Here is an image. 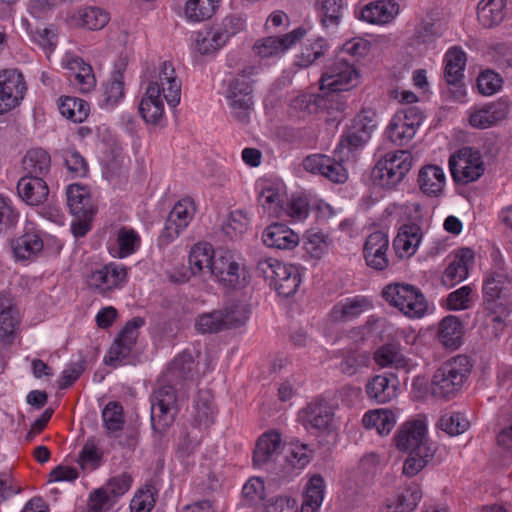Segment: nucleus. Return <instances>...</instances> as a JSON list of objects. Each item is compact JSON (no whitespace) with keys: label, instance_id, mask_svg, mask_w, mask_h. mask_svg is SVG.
<instances>
[{"label":"nucleus","instance_id":"c756f323","mask_svg":"<svg viewBox=\"0 0 512 512\" xmlns=\"http://www.w3.org/2000/svg\"><path fill=\"white\" fill-rule=\"evenodd\" d=\"M392 374H375L365 383L366 397L374 403L386 404L397 397L398 384Z\"/></svg>","mask_w":512,"mask_h":512},{"label":"nucleus","instance_id":"8fccbe9b","mask_svg":"<svg viewBox=\"0 0 512 512\" xmlns=\"http://www.w3.org/2000/svg\"><path fill=\"white\" fill-rule=\"evenodd\" d=\"M22 165L27 175L44 178L50 170L51 158L44 149L33 148L25 154Z\"/></svg>","mask_w":512,"mask_h":512},{"label":"nucleus","instance_id":"c03bdc74","mask_svg":"<svg viewBox=\"0 0 512 512\" xmlns=\"http://www.w3.org/2000/svg\"><path fill=\"white\" fill-rule=\"evenodd\" d=\"M420 241V227L415 224H405L400 227L394 239L393 245L397 255L401 258H404L415 254Z\"/></svg>","mask_w":512,"mask_h":512},{"label":"nucleus","instance_id":"ea45409f","mask_svg":"<svg viewBox=\"0 0 512 512\" xmlns=\"http://www.w3.org/2000/svg\"><path fill=\"white\" fill-rule=\"evenodd\" d=\"M373 307L371 300L365 296H354L334 305L330 319L334 322L352 320Z\"/></svg>","mask_w":512,"mask_h":512},{"label":"nucleus","instance_id":"f704fd0d","mask_svg":"<svg viewBox=\"0 0 512 512\" xmlns=\"http://www.w3.org/2000/svg\"><path fill=\"white\" fill-rule=\"evenodd\" d=\"M334 406L325 399H317L299 412V419L306 429H326L332 422Z\"/></svg>","mask_w":512,"mask_h":512},{"label":"nucleus","instance_id":"5fc2aeb1","mask_svg":"<svg viewBox=\"0 0 512 512\" xmlns=\"http://www.w3.org/2000/svg\"><path fill=\"white\" fill-rule=\"evenodd\" d=\"M330 239L320 231H307L304 236L303 249L312 259H321L329 251Z\"/></svg>","mask_w":512,"mask_h":512},{"label":"nucleus","instance_id":"3c124183","mask_svg":"<svg viewBox=\"0 0 512 512\" xmlns=\"http://www.w3.org/2000/svg\"><path fill=\"white\" fill-rule=\"evenodd\" d=\"M58 108L63 117L74 123L85 121L90 112V106L85 100L73 96L60 97Z\"/></svg>","mask_w":512,"mask_h":512},{"label":"nucleus","instance_id":"ddd939ff","mask_svg":"<svg viewBox=\"0 0 512 512\" xmlns=\"http://www.w3.org/2000/svg\"><path fill=\"white\" fill-rule=\"evenodd\" d=\"M249 311L243 304H235L225 311H214L201 315L196 329L201 333H215L223 329L236 328L248 319Z\"/></svg>","mask_w":512,"mask_h":512},{"label":"nucleus","instance_id":"13d9d810","mask_svg":"<svg viewBox=\"0 0 512 512\" xmlns=\"http://www.w3.org/2000/svg\"><path fill=\"white\" fill-rule=\"evenodd\" d=\"M125 98V84L123 80L110 77L104 85L101 106L105 109H113Z\"/></svg>","mask_w":512,"mask_h":512},{"label":"nucleus","instance_id":"a18cd8bd","mask_svg":"<svg viewBox=\"0 0 512 512\" xmlns=\"http://www.w3.org/2000/svg\"><path fill=\"white\" fill-rule=\"evenodd\" d=\"M463 336L464 326L456 316H446L439 323L437 337L446 348L457 349Z\"/></svg>","mask_w":512,"mask_h":512},{"label":"nucleus","instance_id":"2f4dec72","mask_svg":"<svg viewBox=\"0 0 512 512\" xmlns=\"http://www.w3.org/2000/svg\"><path fill=\"white\" fill-rule=\"evenodd\" d=\"M398 13L399 5L392 0L372 1L355 10L356 18L375 25L392 22Z\"/></svg>","mask_w":512,"mask_h":512},{"label":"nucleus","instance_id":"f03ea898","mask_svg":"<svg viewBox=\"0 0 512 512\" xmlns=\"http://www.w3.org/2000/svg\"><path fill=\"white\" fill-rule=\"evenodd\" d=\"M164 100L170 108H176L181 101V81L171 62L161 64L156 80H151L140 99L138 111L143 121L150 126L166 125Z\"/></svg>","mask_w":512,"mask_h":512},{"label":"nucleus","instance_id":"69168bd1","mask_svg":"<svg viewBox=\"0 0 512 512\" xmlns=\"http://www.w3.org/2000/svg\"><path fill=\"white\" fill-rule=\"evenodd\" d=\"M502 83V78L498 73L487 69L479 74L476 85L480 94L490 96L500 90Z\"/></svg>","mask_w":512,"mask_h":512},{"label":"nucleus","instance_id":"37998d69","mask_svg":"<svg viewBox=\"0 0 512 512\" xmlns=\"http://www.w3.org/2000/svg\"><path fill=\"white\" fill-rule=\"evenodd\" d=\"M11 247L17 261H30L41 253L44 242L37 233L28 232L14 239Z\"/></svg>","mask_w":512,"mask_h":512},{"label":"nucleus","instance_id":"0e129e2a","mask_svg":"<svg viewBox=\"0 0 512 512\" xmlns=\"http://www.w3.org/2000/svg\"><path fill=\"white\" fill-rule=\"evenodd\" d=\"M438 427L451 436L465 432L469 427V421L461 413L443 415L438 422Z\"/></svg>","mask_w":512,"mask_h":512},{"label":"nucleus","instance_id":"c85d7f7f","mask_svg":"<svg viewBox=\"0 0 512 512\" xmlns=\"http://www.w3.org/2000/svg\"><path fill=\"white\" fill-rule=\"evenodd\" d=\"M141 243V236L135 229L122 226L110 237L107 250L113 258L124 259L135 254Z\"/></svg>","mask_w":512,"mask_h":512},{"label":"nucleus","instance_id":"79ce46f5","mask_svg":"<svg viewBox=\"0 0 512 512\" xmlns=\"http://www.w3.org/2000/svg\"><path fill=\"white\" fill-rule=\"evenodd\" d=\"M422 498L419 485L412 484L396 496L387 498L383 512H412Z\"/></svg>","mask_w":512,"mask_h":512},{"label":"nucleus","instance_id":"052dcab7","mask_svg":"<svg viewBox=\"0 0 512 512\" xmlns=\"http://www.w3.org/2000/svg\"><path fill=\"white\" fill-rule=\"evenodd\" d=\"M311 203L306 196L293 195L284 205L283 217L290 218L291 222H299L307 218Z\"/></svg>","mask_w":512,"mask_h":512},{"label":"nucleus","instance_id":"c9c22d12","mask_svg":"<svg viewBox=\"0 0 512 512\" xmlns=\"http://www.w3.org/2000/svg\"><path fill=\"white\" fill-rule=\"evenodd\" d=\"M373 360L380 368H393L398 371L410 373L417 363L406 357L394 344H384L373 353Z\"/></svg>","mask_w":512,"mask_h":512},{"label":"nucleus","instance_id":"39448f33","mask_svg":"<svg viewBox=\"0 0 512 512\" xmlns=\"http://www.w3.org/2000/svg\"><path fill=\"white\" fill-rule=\"evenodd\" d=\"M258 268L269 285L284 297L294 295L302 282L303 269L296 264L269 257L260 261Z\"/></svg>","mask_w":512,"mask_h":512},{"label":"nucleus","instance_id":"4468645a","mask_svg":"<svg viewBox=\"0 0 512 512\" xmlns=\"http://www.w3.org/2000/svg\"><path fill=\"white\" fill-rule=\"evenodd\" d=\"M476 264V251L471 247H458L447 256V266L441 282L447 288H452L469 277L471 269Z\"/></svg>","mask_w":512,"mask_h":512},{"label":"nucleus","instance_id":"09e8293b","mask_svg":"<svg viewBox=\"0 0 512 512\" xmlns=\"http://www.w3.org/2000/svg\"><path fill=\"white\" fill-rule=\"evenodd\" d=\"M367 429H375L380 435L389 434L396 424L394 412L386 408L367 411L362 418Z\"/></svg>","mask_w":512,"mask_h":512},{"label":"nucleus","instance_id":"423d86ee","mask_svg":"<svg viewBox=\"0 0 512 512\" xmlns=\"http://www.w3.org/2000/svg\"><path fill=\"white\" fill-rule=\"evenodd\" d=\"M467 356L458 355L444 362L434 373L430 390L434 396L449 397L461 388L471 372Z\"/></svg>","mask_w":512,"mask_h":512},{"label":"nucleus","instance_id":"6ab92c4d","mask_svg":"<svg viewBox=\"0 0 512 512\" xmlns=\"http://www.w3.org/2000/svg\"><path fill=\"white\" fill-rule=\"evenodd\" d=\"M427 424L423 419L406 421L395 435L396 447L403 452L427 453L434 450L427 440Z\"/></svg>","mask_w":512,"mask_h":512},{"label":"nucleus","instance_id":"dca6fc26","mask_svg":"<svg viewBox=\"0 0 512 512\" xmlns=\"http://www.w3.org/2000/svg\"><path fill=\"white\" fill-rule=\"evenodd\" d=\"M217 251L208 242H198L194 244L188 255L189 268H182L179 273L172 272L170 274L171 280L175 282H186L193 276H201L205 273H210L212 266H214V259L216 258Z\"/></svg>","mask_w":512,"mask_h":512},{"label":"nucleus","instance_id":"f8f14e48","mask_svg":"<svg viewBox=\"0 0 512 512\" xmlns=\"http://www.w3.org/2000/svg\"><path fill=\"white\" fill-rule=\"evenodd\" d=\"M197 210L193 198L186 196L178 200L170 211L160 236L159 244L167 246L176 240L190 225Z\"/></svg>","mask_w":512,"mask_h":512},{"label":"nucleus","instance_id":"774afa93","mask_svg":"<svg viewBox=\"0 0 512 512\" xmlns=\"http://www.w3.org/2000/svg\"><path fill=\"white\" fill-rule=\"evenodd\" d=\"M67 169L73 177L84 178L88 175L89 167L84 157L74 149H68L64 153Z\"/></svg>","mask_w":512,"mask_h":512},{"label":"nucleus","instance_id":"bb28decb","mask_svg":"<svg viewBox=\"0 0 512 512\" xmlns=\"http://www.w3.org/2000/svg\"><path fill=\"white\" fill-rule=\"evenodd\" d=\"M21 324V314L8 292L0 293V346H10Z\"/></svg>","mask_w":512,"mask_h":512},{"label":"nucleus","instance_id":"7ed1b4c3","mask_svg":"<svg viewBox=\"0 0 512 512\" xmlns=\"http://www.w3.org/2000/svg\"><path fill=\"white\" fill-rule=\"evenodd\" d=\"M66 195L67 205L75 218L71 224L72 233L76 237H82L91 229V223L98 211L97 199L89 187L78 183L69 185Z\"/></svg>","mask_w":512,"mask_h":512},{"label":"nucleus","instance_id":"4be33fe9","mask_svg":"<svg viewBox=\"0 0 512 512\" xmlns=\"http://www.w3.org/2000/svg\"><path fill=\"white\" fill-rule=\"evenodd\" d=\"M127 269L124 265L109 263L91 272L87 277V284L103 296L120 289L127 282Z\"/></svg>","mask_w":512,"mask_h":512},{"label":"nucleus","instance_id":"de8ad7c7","mask_svg":"<svg viewBox=\"0 0 512 512\" xmlns=\"http://www.w3.org/2000/svg\"><path fill=\"white\" fill-rule=\"evenodd\" d=\"M507 0H481L477 5V18L485 28L497 26L505 17Z\"/></svg>","mask_w":512,"mask_h":512},{"label":"nucleus","instance_id":"393cba45","mask_svg":"<svg viewBox=\"0 0 512 512\" xmlns=\"http://www.w3.org/2000/svg\"><path fill=\"white\" fill-rule=\"evenodd\" d=\"M508 114L509 107L504 101L474 105L467 111L469 125L480 130L498 125L507 118Z\"/></svg>","mask_w":512,"mask_h":512},{"label":"nucleus","instance_id":"cd10ccee","mask_svg":"<svg viewBox=\"0 0 512 512\" xmlns=\"http://www.w3.org/2000/svg\"><path fill=\"white\" fill-rule=\"evenodd\" d=\"M261 241L267 248L291 251L299 245L300 236L288 225L273 222L262 231Z\"/></svg>","mask_w":512,"mask_h":512},{"label":"nucleus","instance_id":"1a4fd4ad","mask_svg":"<svg viewBox=\"0 0 512 512\" xmlns=\"http://www.w3.org/2000/svg\"><path fill=\"white\" fill-rule=\"evenodd\" d=\"M217 408L210 391H200L195 405V427L179 443V451L192 452L200 443L203 432L208 430L215 422Z\"/></svg>","mask_w":512,"mask_h":512},{"label":"nucleus","instance_id":"680f3d73","mask_svg":"<svg viewBox=\"0 0 512 512\" xmlns=\"http://www.w3.org/2000/svg\"><path fill=\"white\" fill-rule=\"evenodd\" d=\"M327 50V43L322 37H317L305 45L300 55L296 57V65L299 67H308L316 59L321 57Z\"/></svg>","mask_w":512,"mask_h":512},{"label":"nucleus","instance_id":"58836bf2","mask_svg":"<svg viewBox=\"0 0 512 512\" xmlns=\"http://www.w3.org/2000/svg\"><path fill=\"white\" fill-rule=\"evenodd\" d=\"M17 192L26 204L38 206L47 200L49 187L44 178L26 174L18 181Z\"/></svg>","mask_w":512,"mask_h":512},{"label":"nucleus","instance_id":"e433bc0d","mask_svg":"<svg viewBox=\"0 0 512 512\" xmlns=\"http://www.w3.org/2000/svg\"><path fill=\"white\" fill-rule=\"evenodd\" d=\"M110 21V13L103 8L86 6L67 16L70 26L85 28L91 31L103 29Z\"/></svg>","mask_w":512,"mask_h":512},{"label":"nucleus","instance_id":"864d4df0","mask_svg":"<svg viewBox=\"0 0 512 512\" xmlns=\"http://www.w3.org/2000/svg\"><path fill=\"white\" fill-rule=\"evenodd\" d=\"M437 35L432 23H421L415 34L409 38L408 46L418 55H425L430 50L436 49Z\"/></svg>","mask_w":512,"mask_h":512},{"label":"nucleus","instance_id":"a211bd4d","mask_svg":"<svg viewBox=\"0 0 512 512\" xmlns=\"http://www.w3.org/2000/svg\"><path fill=\"white\" fill-rule=\"evenodd\" d=\"M360 74L356 68L347 61L340 60L333 63L322 75L320 90L323 92L349 91L359 83Z\"/></svg>","mask_w":512,"mask_h":512},{"label":"nucleus","instance_id":"6e6d98bb","mask_svg":"<svg viewBox=\"0 0 512 512\" xmlns=\"http://www.w3.org/2000/svg\"><path fill=\"white\" fill-rule=\"evenodd\" d=\"M344 3L342 0H322L317 11L322 25L326 28L336 27L342 18Z\"/></svg>","mask_w":512,"mask_h":512},{"label":"nucleus","instance_id":"e2e57ef3","mask_svg":"<svg viewBox=\"0 0 512 512\" xmlns=\"http://www.w3.org/2000/svg\"><path fill=\"white\" fill-rule=\"evenodd\" d=\"M249 225L250 219L247 213L237 209L230 212L223 229L228 236L237 237L244 234Z\"/></svg>","mask_w":512,"mask_h":512},{"label":"nucleus","instance_id":"aec40b11","mask_svg":"<svg viewBox=\"0 0 512 512\" xmlns=\"http://www.w3.org/2000/svg\"><path fill=\"white\" fill-rule=\"evenodd\" d=\"M27 91L23 74L17 69L0 70V115L16 108Z\"/></svg>","mask_w":512,"mask_h":512},{"label":"nucleus","instance_id":"f257e3e1","mask_svg":"<svg viewBox=\"0 0 512 512\" xmlns=\"http://www.w3.org/2000/svg\"><path fill=\"white\" fill-rule=\"evenodd\" d=\"M377 126L378 120L375 110L371 108L362 109L342 134L334 150L338 161L327 155L313 154L304 159V169L312 174L322 175L333 183L346 182L348 172L342 163H355L357 161Z\"/></svg>","mask_w":512,"mask_h":512},{"label":"nucleus","instance_id":"473e14b6","mask_svg":"<svg viewBox=\"0 0 512 512\" xmlns=\"http://www.w3.org/2000/svg\"><path fill=\"white\" fill-rule=\"evenodd\" d=\"M388 250V235L381 231L371 233L363 247V256L366 264L373 269L384 270L389 263Z\"/></svg>","mask_w":512,"mask_h":512},{"label":"nucleus","instance_id":"412c9836","mask_svg":"<svg viewBox=\"0 0 512 512\" xmlns=\"http://www.w3.org/2000/svg\"><path fill=\"white\" fill-rule=\"evenodd\" d=\"M254 71L243 70L242 74L232 80L229 84L227 98L233 114L241 121H244L253 108L252 84L247 79Z\"/></svg>","mask_w":512,"mask_h":512},{"label":"nucleus","instance_id":"4d7b16f0","mask_svg":"<svg viewBox=\"0 0 512 512\" xmlns=\"http://www.w3.org/2000/svg\"><path fill=\"white\" fill-rule=\"evenodd\" d=\"M507 282L508 278L502 270L487 273L483 281V294L485 300L487 302H494L499 299Z\"/></svg>","mask_w":512,"mask_h":512},{"label":"nucleus","instance_id":"a878e982","mask_svg":"<svg viewBox=\"0 0 512 512\" xmlns=\"http://www.w3.org/2000/svg\"><path fill=\"white\" fill-rule=\"evenodd\" d=\"M307 29L299 27L280 37L269 36L254 44V53L262 59L280 57L294 47L305 35Z\"/></svg>","mask_w":512,"mask_h":512},{"label":"nucleus","instance_id":"f3484780","mask_svg":"<svg viewBox=\"0 0 512 512\" xmlns=\"http://www.w3.org/2000/svg\"><path fill=\"white\" fill-rule=\"evenodd\" d=\"M61 67L69 83L81 93H90L96 87L97 80L92 66L74 53H66Z\"/></svg>","mask_w":512,"mask_h":512},{"label":"nucleus","instance_id":"2eb2a0df","mask_svg":"<svg viewBox=\"0 0 512 512\" xmlns=\"http://www.w3.org/2000/svg\"><path fill=\"white\" fill-rule=\"evenodd\" d=\"M423 120L422 113L416 107L397 111L386 128V135L397 145L408 143L416 134Z\"/></svg>","mask_w":512,"mask_h":512},{"label":"nucleus","instance_id":"a19ab883","mask_svg":"<svg viewBox=\"0 0 512 512\" xmlns=\"http://www.w3.org/2000/svg\"><path fill=\"white\" fill-rule=\"evenodd\" d=\"M417 182L424 194L439 196L445 188L446 176L442 167L425 165L419 170Z\"/></svg>","mask_w":512,"mask_h":512},{"label":"nucleus","instance_id":"4c0bfd02","mask_svg":"<svg viewBox=\"0 0 512 512\" xmlns=\"http://www.w3.org/2000/svg\"><path fill=\"white\" fill-rule=\"evenodd\" d=\"M140 317L128 321L119 333L109 351V362L120 360L126 357L138 338V330L144 325Z\"/></svg>","mask_w":512,"mask_h":512},{"label":"nucleus","instance_id":"5701e85b","mask_svg":"<svg viewBox=\"0 0 512 512\" xmlns=\"http://www.w3.org/2000/svg\"><path fill=\"white\" fill-rule=\"evenodd\" d=\"M176 396L172 387L156 390L151 399V422L155 431H165L174 421Z\"/></svg>","mask_w":512,"mask_h":512},{"label":"nucleus","instance_id":"603ef678","mask_svg":"<svg viewBox=\"0 0 512 512\" xmlns=\"http://www.w3.org/2000/svg\"><path fill=\"white\" fill-rule=\"evenodd\" d=\"M221 0H187L184 14L188 22L199 23L210 19L217 11Z\"/></svg>","mask_w":512,"mask_h":512},{"label":"nucleus","instance_id":"338daca9","mask_svg":"<svg viewBox=\"0 0 512 512\" xmlns=\"http://www.w3.org/2000/svg\"><path fill=\"white\" fill-rule=\"evenodd\" d=\"M102 417L109 431H118L124 424L123 407L117 402H109L103 409Z\"/></svg>","mask_w":512,"mask_h":512},{"label":"nucleus","instance_id":"6e6552de","mask_svg":"<svg viewBox=\"0 0 512 512\" xmlns=\"http://www.w3.org/2000/svg\"><path fill=\"white\" fill-rule=\"evenodd\" d=\"M382 296L389 305L409 318H422L428 313L429 306L424 295L413 285L389 284L383 289Z\"/></svg>","mask_w":512,"mask_h":512},{"label":"nucleus","instance_id":"20e7f679","mask_svg":"<svg viewBox=\"0 0 512 512\" xmlns=\"http://www.w3.org/2000/svg\"><path fill=\"white\" fill-rule=\"evenodd\" d=\"M413 165L410 152L396 150L387 152L372 170L374 185L385 190L395 189L407 176Z\"/></svg>","mask_w":512,"mask_h":512},{"label":"nucleus","instance_id":"bf43d9fd","mask_svg":"<svg viewBox=\"0 0 512 512\" xmlns=\"http://www.w3.org/2000/svg\"><path fill=\"white\" fill-rule=\"evenodd\" d=\"M266 496V486L263 478L250 477L242 488L243 501L250 506L260 504Z\"/></svg>","mask_w":512,"mask_h":512},{"label":"nucleus","instance_id":"72a5a7b5","mask_svg":"<svg viewBox=\"0 0 512 512\" xmlns=\"http://www.w3.org/2000/svg\"><path fill=\"white\" fill-rule=\"evenodd\" d=\"M282 448L281 434L276 430H268L256 440L252 453V462L255 467H262L273 462L280 454Z\"/></svg>","mask_w":512,"mask_h":512},{"label":"nucleus","instance_id":"0eeeda50","mask_svg":"<svg viewBox=\"0 0 512 512\" xmlns=\"http://www.w3.org/2000/svg\"><path fill=\"white\" fill-rule=\"evenodd\" d=\"M292 114L298 118L307 119L315 116L325 122H335L341 119L343 104L334 99V95L323 96L301 93L291 101Z\"/></svg>","mask_w":512,"mask_h":512},{"label":"nucleus","instance_id":"9b49d317","mask_svg":"<svg viewBox=\"0 0 512 512\" xmlns=\"http://www.w3.org/2000/svg\"><path fill=\"white\" fill-rule=\"evenodd\" d=\"M245 266L231 250H217L211 275L225 289H237L246 281Z\"/></svg>","mask_w":512,"mask_h":512},{"label":"nucleus","instance_id":"9d476101","mask_svg":"<svg viewBox=\"0 0 512 512\" xmlns=\"http://www.w3.org/2000/svg\"><path fill=\"white\" fill-rule=\"evenodd\" d=\"M448 164L453 180L464 185L479 180L486 169L481 152L472 147H462L454 152Z\"/></svg>","mask_w":512,"mask_h":512},{"label":"nucleus","instance_id":"7c9ffc66","mask_svg":"<svg viewBox=\"0 0 512 512\" xmlns=\"http://www.w3.org/2000/svg\"><path fill=\"white\" fill-rule=\"evenodd\" d=\"M467 57L466 53L457 46L451 47L444 55V77L448 84L457 87L459 96L457 99L461 102L465 101L466 91L462 85H458L463 76L466 67Z\"/></svg>","mask_w":512,"mask_h":512},{"label":"nucleus","instance_id":"b1692460","mask_svg":"<svg viewBox=\"0 0 512 512\" xmlns=\"http://www.w3.org/2000/svg\"><path fill=\"white\" fill-rule=\"evenodd\" d=\"M259 205L269 216L283 217V203L286 195L284 184L272 178H261L255 187Z\"/></svg>","mask_w":512,"mask_h":512},{"label":"nucleus","instance_id":"49530a36","mask_svg":"<svg viewBox=\"0 0 512 512\" xmlns=\"http://www.w3.org/2000/svg\"><path fill=\"white\" fill-rule=\"evenodd\" d=\"M325 481L314 474L309 477L303 492L301 512H318L324 500Z\"/></svg>","mask_w":512,"mask_h":512}]
</instances>
